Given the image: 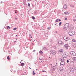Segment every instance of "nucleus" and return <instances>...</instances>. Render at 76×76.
Wrapping results in <instances>:
<instances>
[{
	"instance_id": "nucleus-1",
	"label": "nucleus",
	"mask_w": 76,
	"mask_h": 76,
	"mask_svg": "<svg viewBox=\"0 0 76 76\" xmlns=\"http://www.w3.org/2000/svg\"><path fill=\"white\" fill-rule=\"evenodd\" d=\"M75 34V32L74 31H71L69 32V35L72 36Z\"/></svg>"
},
{
	"instance_id": "nucleus-2",
	"label": "nucleus",
	"mask_w": 76,
	"mask_h": 76,
	"mask_svg": "<svg viewBox=\"0 0 76 76\" xmlns=\"http://www.w3.org/2000/svg\"><path fill=\"white\" fill-rule=\"evenodd\" d=\"M68 55L66 53H64L62 55V57L63 58H67Z\"/></svg>"
},
{
	"instance_id": "nucleus-3",
	"label": "nucleus",
	"mask_w": 76,
	"mask_h": 76,
	"mask_svg": "<svg viewBox=\"0 0 76 76\" xmlns=\"http://www.w3.org/2000/svg\"><path fill=\"white\" fill-rule=\"evenodd\" d=\"M70 54L72 56H74L76 55V53L74 51H71Z\"/></svg>"
},
{
	"instance_id": "nucleus-4",
	"label": "nucleus",
	"mask_w": 76,
	"mask_h": 76,
	"mask_svg": "<svg viewBox=\"0 0 76 76\" xmlns=\"http://www.w3.org/2000/svg\"><path fill=\"white\" fill-rule=\"evenodd\" d=\"M56 68H57V65L53 66L52 67V71H53V72H54V71L55 70Z\"/></svg>"
},
{
	"instance_id": "nucleus-5",
	"label": "nucleus",
	"mask_w": 76,
	"mask_h": 76,
	"mask_svg": "<svg viewBox=\"0 0 76 76\" xmlns=\"http://www.w3.org/2000/svg\"><path fill=\"white\" fill-rule=\"evenodd\" d=\"M50 54H53V55H54L56 54V51L54 50H52L50 51Z\"/></svg>"
},
{
	"instance_id": "nucleus-6",
	"label": "nucleus",
	"mask_w": 76,
	"mask_h": 76,
	"mask_svg": "<svg viewBox=\"0 0 76 76\" xmlns=\"http://www.w3.org/2000/svg\"><path fill=\"white\" fill-rule=\"evenodd\" d=\"M69 45L68 44H65L64 46V47L65 48H66V49H68V48H69Z\"/></svg>"
},
{
	"instance_id": "nucleus-7",
	"label": "nucleus",
	"mask_w": 76,
	"mask_h": 76,
	"mask_svg": "<svg viewBox=\"0 0 76 76\" xmlns=\"http://www.w3.org/2000/svg\"><path fill=\"white\" fill-rule=\"evenodd\" d=\"M58 43L59 45H61V44H63V43L62 42V41H61V40H58Z\"/></svg>"
},
{
	"instance_id": "nucleus-8",
	"label": "nucleus",
	"mask_w": 76,
	"mask_h": 76,
	"mask_svg": "<svg viewBox=\"0 0 76 76\" xmlns=\"http://www.w3.org/2000/svg\"><path fill=\"white\" fill-rule=\"evenodd\" d=\"M64 39L65 41H67V39H68V37H67V36H64Z\"/></svg>"
},
{
	"instance_id": "nucleus-9",
	"label": "nucleus",
	"mask_w": 76,
	"mask_h": 76,
	"mask_svg": "<svg viewBox=\"0 0 76 76\" xmlns=\"http://www.w3.org/2000/svg\"><path fill=\"white\" fill-rule=\"evenodd\" d=\"M61 65H62V66H64L65 65V62L64 61H62L60 63Z\"/></svg>"
},
{
	"instance_id": "nucleus-10",
	"label": "nucleus",
	"mask_w": 76,
	"mask_h": 76,
	"mask_svg": "<svg viewBox=\"0 0 76 76\" xmlns=\"http://www.w3.org/2000/svg\"><path fill=\"white\" fill-rule=\"evenodd\" d=\"M70 71L72 73L74 72V69H73V68L72 67L70 68Z\"/></svg>"
},
{
	"instance_id": "nucleus-11",
	"label": "nucleus",
	"mask_w": 76,
	"mask_h": 76,
	"mask_svg": "<svg viewBox=\"0 0 76 76\" xmlns=\"http://www.w3.org/2000/svg\"><path fill=\"white\" fill-rule=\"evenodd\" d=\"M58 52L61 54H62V53H63V50L60 49L59 50Z\"/></svg>"
},
{
	"instance_id": "nucleus-12",
	"label": "nucleus",
	"mask_w": 76,
	"mask_h": 76,
	"mask_svg": "<svg viewBox=\"0 0 76 76\" xmlns=\"http://www.w3.org/2000/svg\"><path fill=\"white\" fill-rule=\"evenodd\" d=\"M63 7L64 9H67V6L66 4H65L63 6Z\"/></svg>"
},
{
	"instance_id": "nucleus-13",
	"label": "nucleus",
	"mask_w": 76,
	"mask_h": 76,
	"mask_svg": "<svg viewBox=\"0 0 76 76\" xmlns=\"http://www.w3.org/2000/svg\"><path fill=\"white\" fill-rule=\"evenodd\" d=\"M65 27H66V28H69V23H67L65 24Z\"/></svg>"
},
{
	"instance_id": "nucleus-14",
	"label": "nucleus",
	"mask_w": 76,
	"mask_h": 76,
	"mask_svg": "<svg viewBox=\"0 0 76 76\" xmlns=\"http://www.w3.org/2000/svg\"><path fill=\"white\" fill-rule=\"evenodd\" d=\"M59 69L60 72H63V68L62 67H61V68H59Z\"/></svg>"
},
{
	"instance_id": "nucleus-15",
	"label": "nucleus",
	"mask_w": 76,
	"mask_h": 76,
	"mask_svg": "<svg viewBox=\"0 0 76 76\" xmlns=\"http://www.w3.org/2000/svg\"><path fill=\"white\" fill-rule=\"evenodd\" d=\"M72 60L74 61H76V57H73L72 58Z\"/></svg>"
},
{
	"instance_id": "nucleus-16",
	"label": "nucleus",
	"mask_w": 76,
	"mask_h": 76,
	"mask_svg": "<svg viewBox=\"0 0 76 76\" xmlns=\"http://www.w3.org/2000/svg\"><path fill=\"white\" fill-rule=\"evenodd\" d=\"M61 21V20L60 19H57L56 20V22H60Z\"/></svg>"
},
{
	"instance_id": "nucleus-17",
	"label": "nucleus",
	"mask_w": 76,
	"mask_h": 76,
	"mask_svg": "<svg viewBox=\"0 0 76 76\" xmlns=\"http://www.w3.org/2000/svg\"><path fill=\"white\" fill-rule=\"evenodd\" d=\"M69 13H68V12H65L64 13V15H67Z\"/></svg>"
},
{
	"instance_id": "nucleus-18",
	"label": "nucleus",
	"mask_w": 76,
	"mask_h": 76,
	"mask_svg": "<svg viewBox=\"0 0 76 76\" xmlns=\"http://www.w3.org/2000/svg\"><path fill=\"white\" fill-rule=\"evenodd\" d=\"M25 65V64L24 63H21V66H24Z\"/></svg>"
},
{
	"instance_id": "nucleus-19",
	"label": "nucleus",
	"mask_w": 76,
	"mask_h": 76,
	"mask_svg": "<svg viewBox=\"0 0 76 76\" xmlns=\"http://www.w3.org/2000/svg\"><path fill=\"white\" fill-rule=\"evenodd\" d=\"M72 41H73V42H76V40L75 39H72Z\"/></svg>"
},
{
	"instance_id": "nucleus-20",
	"label": "nucleus",
	"mask_w": 76,
	"mask_h": 76,
	"mask_svg": "<svg viewBox=\"0 0 76 76\" xmlns=\"http://www.w3.org/2000/svg\"><path fill=\"white\" fill-rule=\"evenodd\" d=\"M33 75H35V73L34 71H33Z\"/></svg>"
},
{
	"instance_id": "nucleus-21",
	"label": "nucleus",
	"mask_w": 76,
	"mask_h": 76,
	"mask_svg": "<svg viewBox=\"0 0 76 76\" xmlns=\"http://www.w3.org/2000/svg\"><path fill=\"white\" fill-rule=\"evenodd\" d=\"M32 18L34 20L35 19V18L33 16L32 17Z\"/></svg>"
},
{
	"instance_id": "nucleus-22",
	"label": "nucleus",
	"mask_w": 76,
	"mask_h": 76,
	"mask_svg": "<svg viewBox=\"0 0 76 76\" xmlns=\"http://www.w3.org/2000/svg\"><path fill=\"white\" fill-rule=\"evenodd\" d=\"M17 29V28L16 27L14 28L13 29V30L14 31H15V30H16Z\"/></svg>"
},
{
	"instance_id": "nucleus-23",
	"label": "nucleus",
	"mask_w": 76,
	"mask_h": 76,
	"mask_svg": "<svg viewBox=\"0 0 76 76\" xmlns=\"http://www.w3.org/2000/svg\"><path fill=\"white\" fill-rule=\"evenodd\" d=\"M29 36L31 38H32V34H29Z\"/></svg>"
},
{
	"instance_id": "nucleus-24",
	"label": "nucleus",
	"mask_w": 76,
	"mask_h": 76,
	"mask_svg": "<svg viewBox=\"0 0 76 76\" xmlns=\"http://www.w3.org/2000/svg\"><path fill=\"white\" fill-rule=\"evenodd\" d=\"M7 58L8 60H10V57H9V56H8L7 57Z\"/></svg>"
},
{
	"instance_id": "nucleus-25",
	"label": "nucleus",
	"mask_w": 76,
	"mask_h": 76,
	"mask_svg": "<svg viewBox=\"0 0 76 76\" xmlns=\"http://www.w3.org/2000/svg\"><path fill=\"white\" fill-rule=\"evenodd\" d=\"M39 53H40V54H42L43 53L42 51H40Z\"/></svg>"
},
{
	"instance_id": "nucleus-26",
	"label": "nucleus",
	"mask_w": 76,
	"mask_h": 76,
	"mask_svg": "<svg viewBox=\"0 0 76 76\" xmlns=\"http://www.w3.org/2000/svg\"><path fill=\"white\" fill-rule=\"evenodd\" d=\"M7 28V29H10V27L9 26H8Z\"/></svg>"
},
{
	"instance_id": "nucleus-27",
	"label": "nucleus",
	"mask_w": 76,
	"mask_h": 76,
	"mask_svg": "<svg viewBox=\"0 0 76 76\" xmlns=\"http://www.w3.org/2000/svg\"><path fill=\"white\" fill-rule=\"evenodd\" d=\"M59 25H61V22H60L59 23Z\"/></svg>"
},
{
	"instance_id": "nucleus-28",
	"label": "nucleus",
	"mask_w": 76,
	"mask_h": 76,
	"mask_svg": "<svg viewBox=\"0 0 76 76\" xmlns=\"http://www.w3.org/2000/svg\"><path fill=\"white\" fill-rule=\"evenodd\" d=\"M73 21L74 22H76V19H74L73 20Z\"/></svg>"
},
{
	"instance_id": "nucleus-29",
	"label": "nucleus",
	"mask_w": 76,
	"mask_h": 76,
	"mask_svg": "<svg viewBox=\"0 0 76 76\" xmlns=\"http://www.w3.org/2000/svg\"><path fill=\"white\" fill-rule=\"evenodd\" d=\"M28 6H30V4L28 3Z\"/></svg>"
},
{
	"instance_id": "nucleus-30",
	"label": "nucleus",
	"mask_w": 76,
	"mask_h": 76,
	"mask_svg": "<svg viewBox=\"0 0 76 76\" xmlns=\"http://www.w3.org/2000/svg\"><path fill=\"white\" fill-rule=\"evenodd\" d=\"M67 63H69V60H67L66 61Z\"/></svg>"
},
{
	"instance_id": "nucleus-31",
	"label": "nucleus",
	"mask_w": 76,
	"mask_h": 76,
	"mask_svg": "<svg viewBox=\"0 0 76 76\" xmlns=\"http://www.w3.org/2000/svg\"><path fill=\"white\" fill-rule=\"evenodd\" d=\"M47 29H49V30H50V27L48 28Z\"/></svg>"
},
{
	"instance_id": "nucleus-32",
	"label": "nucleus",
	"mask_w": 76,
	"mask_h": 76,
	"mask_svg": "<svg viewBox=\"0 0 76 76\" xmlns=\"http://www.w3.org/2000/svg\"><path fill=\"white\" fill-rule=\"evenodd\" d=\"M66 28H66V26H64V29H66Z\"/></svg>"
},
{
	"instance_id": "nucleus-33",
	"label": "nucleus",
	"mask_w": 76,
	"mask_h": 76,
	"mask_svg": "<svg viewBox=\"0 0 76 76\" xmlns=\"http://www.w3.org/2000/svg\"><path fill=\"white\" fill-rule=\"evenodd\" d=\"M16 42V41H15L14 42V43H15V42Z\"/></svg>"
},
{
	"instance_id": "nucleus-34",
	"label": "nucleus",
	"mask_w": 76,
	"mask_h": 76,
	"mask_svg": "<svg viewBox=\"0 0 76 76\" xmlns=\"http://www.w3.org/2000/svg\"><path fill=\"white\" fill-rule=\"evenodd\" d=\"M46 72V71H42V72Z\"/></svg>"
},
{
	"instance_id": "nucleus-35",
	"label": "nucleus",
	"mask_w": 76,
	"mask_h": 76,
	"mask_svg": "<svg viewBox=\"0 0 76 76\" xmlns=\"http://www.w3.org/2000/svg\"><path fill=\"white\" fill-rule=\"evenodd\" d=\"M71 7H74V6L72 5V6H71Z\"/></svg>"
},
{
	"instance_id": "nucleus-36",
	"label": "nucleus",
	"mask_w": 76,
	"mask_h": 76,
	"mask_svg": "<svg viewBox=\"0 0 76 76\" xmlns=\"http://www.w3.org/2000/svg\"><path fill=\"white\" fill-rule=\"evenodd\" d=\"M17 12V11H15V13H17V12Z\"/></svg>"
},
{
	"instance_id": "nucleus-37",
	"label": "nucleus",
	"mask_w": 76,
	"mask_h": 76,
	"mask_svg": "<svg viewBox=\"0 0 76 76\" xmlns=\"http://www.w3.org/2000/svg\"><path fill=\"white\" fill-rule=\"evenodd\" d=\"M44 50H47V49H46L45 48H44Z\"/></svg>"
},
{
	"instance_id": "nucleus-38",
	"label": "nucleus",
	"mask_w": 76,
	"mask_h": 76,
	"mask_svg": "<svg viewBox=\"0 0 76 76\" xmlns=\"http://www.w3.org/2000/svg\"><path fill=\"white\" fill-rule=\"evenodd\" d=\"M67 19V18H66L65 19V20H66Z\"/></svg>"
},
{
	"instance_id": "nucleus-39",
	"label": "nucleus",
	"mask_w": 76,
	"mask_h": 76,
	"mask_svg": "<svg viewBox=\"0 0 76 76\" xmlns=\"http://www.w3.org/2000/svg\"><path fill=\"white\" fill-rule=\"evenodd\" d=\"M39 60H42V59H41L39 58Z\"/></svg>"
},
{
	"instance_id": "nucleus-40",
	"label": "nucleus",
	"mask_w": 76,
	"mask_h": 76,
	"mask_svg": "<svg viewBox=\"0 0 76 76\" xmlns=\"http://www.w3.org/2000/svg\"><path fill=\"white\" fill-rule=\"evenodd\" d=\"M15 18L16 19H17V18Z\"/></svg>"
},
{
	"instance_id": "nucleus-41",
	"label": "nucleus",
	"mask_w": 76,
	"mask_h": 76,
	"mask_svg": "<svg viewBox=\"0 0 76 76\" xmlns=\"http://www.w3.org/2000/svg\"><path fill=\"white\" fill-rule=\"evenodd\" d=\"M35 51V50H34V51Z\"/></svg>"
},
{
	"instance_id": "nucleus-42",
	"label": "nucleus",
	"mask_w": 76,
	"mask_h": 76,
	"mask_svg": "<svg viewBox=\"0 0 76 76\" xmlns=\"http://www.w3.org/2000/svg\"><path fill=\"white\" fill-rule=\"evenodd\" d=\"M63 60H64V59H63Z\"/></svg>"
},
{
	"instance_id": "nucleus-43",
	"label": "nucleus",
	"mask_w": 76,
	"mask_h": 76,
	"mask_svg": "<svg viewBox=\"0 0 76 76\" xmlns=\"http://www.w3.org/2000/svg\"><path fill=\"white\" fill-rule=\"evenodd\" d=\"M38 70V69H36V70Z\"/></svg>"
},
{
	"instance_id": "nucleus-44",
	"label": "nucleus",
	"mask_w": 76,
	"mask_h": 76,
	"mask_svg": "<svg viewBox=\"0 0 76 76\" xmlns=\"http://www.w3.org/2000/svg\"><path fill=\"white\" fill-rule=\"evenodd\" d=\"M49 58L50 59L51 58H50V57H49Z\"/></svg>"
},
{
	"instance_id": "nucleus-45",
	"label": "nucleus",
	"mask_w": 76,
	"mask_h": 76,
	"mask_svg": "<svg viewBox=\"0 0 76 76\" xmlns=\"http://www.w3.org/2000/svg\"><path fill=\"white\" fill-rule=\"evenodd\" d=\"M42 62V61H41V63Z\"/></svg>"
},
{
	"instance_id": "nucleus-46",
	"label": "nucleus",
	"mask_w": 76,
	"mask_h": 76,
	"mask_svg": "<svg viewBox=\"0 0 76 76\" xmlns=\"http://www.w3.org/2000/svg\"><path fill=\"white\" fill-rule=\"evenodd\" d=\"M56 64H57V63H56Z\"/></svg>"
},
{
	"instance_id": "nucleus-47",
	"label": "nucleus",
	"mask_w": 76,
	"mask_h": 76,
	"mask_svg": "<svg viewBox=\"0 0 76 76\" xmlns=\"http://www.w3.org/2000/svg\"><path fill=\"white\" fill-rule=\"evenodd\" d=\"M30 1H31V0H30Z\"/></svg>"
},
{
	"instance_id": "nucleus-48",
	"label": "nucleus",
	"mask_w": 76,
	"mask_h": 76,
	"mask_svg": "<svg viewBox=\"0 0 76 76\" xmlns=\"http://www.w3.org/2000/svg\"><path fill=\"white\" fill-rule=\"evenodd\" d=\"M16 37H17V36H18L17 35H16Z\"/></svg>"
},
{
	"instance_id": "nucleus-49",
	"label": "nucleus",
	"mask_w": 76,
	"mask_h": 76,
	"mask_svg": "<svg viewBox=\"0 0 76 76\" xmlns=\"http://www.w3.org/2000/svg\"><path fill=\"white\" fill-rule=\"evenodd\" d=\"M55 25H56V24H55Z\"/></svg>"
},
{
	"instance_id": "nucleus-50",
	"label": "nucleus",
	"mask_w": 76,
	"mask_h": 76,
	"mask_svg": "<svg viewBox=\"0 0 76 76\" xmlns=\"http://www.w3.org/2000/svg\"><path fill=\"white\" fill-rule=\"evenodd\" d=\"M51 65H52V64H51Z\"/></svg>"
},
{
	"instance_id": "nucleus-51",
	"label": "nucleus",
	"mask_w": 76,
	"mask_h": 76,
	"mask_svg": "<svg viewBox=\"0 0 76 76\" xmlns=\"http://www.w3.org/2000/svg\"><path fill=\"white\" fill-rule=\"evenodd\" d=\"M6 15H7V14Z\"/></svg>"
},
{
	"instance_id": "nucleus-52",
	"label": "nucleus",
	"mask_w": 76,
	"mask_h": 76,
	"mask_svg": "<svg viewBox=\"0 0 76 76\" xmlns=\"http://www.w3.org/2000/svg\"><path fill=\"white\" fill-rule=\"evenodd\" d=\"M31 69V68H30Z\"/></svg>"
},
{
	"instance_id": "nucleus-53",
	"label": "nucleus",
	"mask_w": 76,
	"mask_h": 76,
	"mask_svg": "<svg viewBox=\"0 0 76 76\" xmlns=\"http://www.w3.org/2000/svg\"><path fill=\"white\" fill-rule=\"evenodd\" d=\"M31 69V68H30Z\"/></svg>"
}]
</instances>
